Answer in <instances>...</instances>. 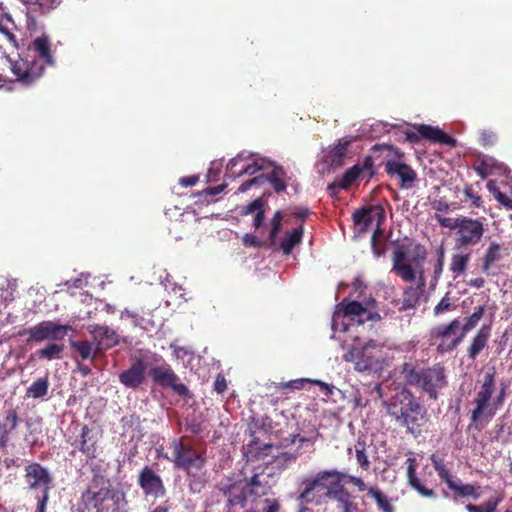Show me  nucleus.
<instances>
[{
	"instance_id": "1",
	"label": "nucleus",
	"mask_w": 512,
	"mask_h": 512,
	"mask_svg": "<svg viewBox=\"0 0 512 512\" xmlns=\"http://www.w3.org/2000/svg\"><path fill=\"white\" fill-rule=\"evenodd\" d=\"M392 420L407 433L418 437L428 422V411L420 399L407 388H402L383 402Z\"/></svg>"
},
{
	"instance_id": "2",
	"label": "nucleus",
	"mask_w": 512,
	"mask_h": 512,
	"mask_svg": "<svg viewBox=\"0 0 512 512\" xmlns=\"http://www.w3.org/2000/svg\"><path fill=\"white\" fill-rule=\"evenodd\" d=\"M29 50L35 55H18V59L7 56L15 80L25 86H30L38 81L44 74L45 66H54L56 63L50 40L46 35L35 38L31 42Z\"/></svg>"
},
{
	"instance_id": "3",
	"label": "nucleus",
	"mask_w": 512,
	"mask_h": 512,
	"mask_svg": "<svg viewBox=\"0 0 512 512\" xmlns=\"http://www.w3.org/2000/svg\"><path fill=\"white\" fill-rule=\"evenodd\" d=\"M400 374L407 385L421 389L433 400L447 384L445 369L439 363L427 369H416L413 364L405 362L400 366Z\"/></svg>"
},
{
	"instance_id": "4",
	"label": "nucleus",
	"mask_w": 512,
	"mask_h": 512,
	"mask_svg": "<svg viewBox=\"0 0 512 512\" xmlns=\"http://www.w3.org/2000/svg\"><path fill=\"white\" fill-rule=\"evenodd\" d=\"M427 257L426 248L416 244L411 257H407L405 247L397 245L392 256V271L405 282H414L418 277V287L425 285L423 263Z\"/></svg>"
},
{
	"instance_id": "5",
	"label": "nucleus",
	"mask_w": 512,
	"mask_h": 512,
	"mask_svg": "<svg viewBox=\"0 0 512 512\" xmlns=\"http://www.w3.org/2000/svg\"><path fill=\"white\" fill-rule=\"evenodd\" d=\"M171 456H165L173 463L174 468L182 470L189 476H197L205 467V452L198 451L184 438H173L169 442Z\"/></svg>"
},
{
	"instance_id": "6",
	"label": "nucleus",
	"mask_w": 512,
	"mask_h": 512,
	"mask_svg": "<svg viewBox=\"0 0 512 512\" xmlns=\"http://www.w3.org/2000/svg\"><path fill=\"white\" fill-rule=\"evenodd\" d=\"M371 151L376 155L378 152H386V156L379 163L384 165L385 171L389 176H397L400 179V188L409 189L417 180V173L406 163L402 161L404 153L389 144H375Z\"/></svg>"
},
{
	"instance_id": "7",
	"label": "nucleus",
	"mask_w": 512,
	"mask_h": 512,
	"mask_svg": "<svg viewBox=\"0 0 512 512\" xmlns=\"http://www.w3.org/2000/svg\"><path fill=\"white\" fill-rule=\"evenodd\" d=\"M496 390L495 368L487 371L483 379L479 381L477 392L474 398L475 407L470 412L471 422L477 424L482 420L492 419L497 410L493 394Z\"/></svg>"
},
{
	"instance_id": "8",
	"label": "nucleus",
	"mask_w": 512,
	"mask_h": 512,
	"mask_svg": "<svg viewBox=\"0 0 512 512\" xmlns=\"http://www.w3.org/2000/svg\"><path fill=\"white\" fill-rule=\"evenodd\" d=\"M377 313L370 312L358 301L342 300L333 314L331 327L334 331L346 332L352 324L361 325L369 320H379Z\"/></svg>"
},
{
	"instance_id": "9",
	"label": "nucleus",
	"mask_w": 512,
	"mask_h": 512,
	"mask_svg": "<svg viewBox=\"0 0 512 512\" xmlns=\"http://www.w3.org/2000/svg\"><path fill=\"white\" fill-rule=\"evenodd\" d=\"M464 337L459 318L453 319L448 324L437 325L430 331L431 345L436 346V351L441 355L454 351Z\"/></svg>"
},
{
	"instance_id": "10",
	"label": "nucleus",
	"mask_w": 512,
	"mask_h": 512,
	"mask_svg": "<svg viewBox=\"0 0 512 512\" xmlns=\"http://www.w3.org/2000/svg\"><path fill=\"white\" fill-rule=\"evenodd\" d=\"M114 492L109 480L95 476L88 488L82 493L81 502L85 509H95V512H108L105 502L113 500Z\"/></svg>"
},
{
	"instance_id": "11",
	"label": "nucleus",
	"mask_w": 512,
	"mask_h": 512,
	"mask_svg": "<svg viewBox=\"0 0 512 512\" xmlns=\"http://www.w3.org/2000/svg\"><path fill=\"white\" fill-rule=\"evenodd\" d=\"M385 219V210L380 205L360 208L353 213V222L358 227L359 232H366L376 223V230L372 236V248L376 256L381 255L377 247V235L381 233V225L385 222Z\"/></svg>"
},
{
	"instance_id": "12",
	"label": "nucleus",
	"mask_w": 512,
	"mask_h": 512,
	"mask_svg": "<svg viewBox=\"0 0 512 512\" xmlns=\"http://www.w3.org/2000/svg\"><path fill=\"white\" fill-rule=\"evenodd\" d=\"M70 325H63L53 321H42L26 330L27 342L41 343L46 340L60 341L72 331ZM24 335V333H20Z\"/></svg>"
},
{
	"instance_id": "13",
	"label": "nucleus",
	"mask_w": 512,
	"mask_h": 512,
	"mask_svg": "<svg viewBox=\"0 0 512 512\" xmlns=\"http://www.w3.org/2000/svg\"><path fill=\"white\" fill-rule=\"evenodd\" d=\"M149 376L154 384L162 388H169L173 393L181 397H190V390L188 387L179 382L178 375L174 372L172 367L163 363L162 365L153 366L149 369Z\"/></svg>"
},
{
	"instance_id": "14",
	"label": "nucleus",
	"mask_w": 512,
	"mask_h": 512,
	"mask_svg": "<svg viewBox=\"0 0 512 512\" xmlns=\"http://www.w3.org/2000/svg\"><path fill=\"white\" fill-rule=\"evenodd\" d=\"M485 232V225L481 218L461 216L456 231V244L459 247H472L481 242Z\"/></svg>"
},
{
	"instance_id": "15",
	"label": "nucleus",
	"mask_w": 512,
	"mask_h": 512,
	"mask_svg": "<svg viewBox=\"0 0 512 512\" xmlns=\"http://www.w3.org/2000/svg\"><path fill=\"white\" fill-rule=\"evenodd\" d=\"M137 484L146 497L158 499L166 496L163 479L151 466L146 465L139 471Z\"/></svg>"
},
{
	"instance_id": "16",
	"label": "nucleus",
	"mask_w": 512,
	"mask_h": 512,
	"mask_svg": "<svg viewBox=\"0 0 512 512\" xmlns=\"http://www.w3.org/2000/svg\"><path fill=\"white\" fill-rule=\"evenodd\" d=\"M287 173L282 166L275 165L271 172L262 174L243 182L238 188L239 192H246L254 185H261L268 181L276 193L285 192L287 189Z\"/></svg>"
},
{
	"instance_id": "17",
	"label": "nucleus",
	"mask_w": 512,
	"mask_h": 512,
	"mask_svg": "<svg viewBox=\"0 0 512 512\" xmlns=\"http://www.w3.org/2000/svg\"><path fill=\"white\" fill-rule=\"evenodd\" d=\"M24 480L31 490H41V494L49 493L52 477L47 468L37 462L25 466Z\"/></svg>"
},
{
	"instance_id": "18",
	"label": "nucleus",
	"mask_w": 512,
	"mask_h": 512,
	"mask_svg": "<svg viewBox=\"0 0 512 512\" xmlns=\"http://www.w3.org/2000/svg\"><path fill=\"white\" fill-rule=\"evenodd\" d=\"M376 346L375 341H369L363 347H353L344 355V360L352 362L354 369L358 372L371 370L374 365V356L370 349Z\"/></svg>"
},
{
	"instance_id": "19",
	"label": "nucleus",
	"mask_w": 512,
	"mask_h": 512,
	"mask_svg": "<svg viewBox=\"0 0 512 512\" xmlns=\"http://www.w3.org/2000/svg\"><path fill=\"white\" fill-rule=\"evenodd\" d=\"M87 330L96 342V349L93 357L96 356L98 351L111 349L119 344V335L109 326L90 324L88 325Z\"/></svg>"
},
{
	"instance_id": "20",
	"label": "nucleus",
	"mask_w": 512,
	"mask_h": 512,
	"mask_svg": "<svg viewBox=\"0 0 512 512\" xmlns=\"http://www.w3.org/2000/svg\"><path fill=\"white\" fill-rule=\"evenodd\" d=\"M218 489L226 497V505L229 510L237 506L240 508L246 507L247 495L245 493V481L239 480L229 483H220Z\"/></svg>"
},
{
	"instance_id": "21",
	"label": "nucleus",
	"mask_w": 512,
	"mask_h": 512,
	"mask_svg": "<svg viewBox=\"0 0 512 512\" xmlns=\"http://www.w3.org/2000/svg\"><path fill=\"white\" fill-rule=\"evenodd\" d=\"M330 477V481L327 484V490L325 492L326 497L335 500L341 496L342 493L348 491L343 481H346V473L337 469L321 470L317 473V479L313 481V485H316L319 480H323Z\"/></svg>"
},
{
	"instance_id": "22",
	"label": "nucleus",
	"mask_w": 512,
	"mask_h": 512,
	"mask_svg": "<svg viewBox=\"0 0 512 512\" xmlns=\"http://www.w3.org/2000/svg\"><path fill=\"white\" fill-rule=\"evenodd\" d=\"M146 364L142 358L134 359L131 366L119 374V381L126 388L137 389L145 381Z\"/></svg>"
},
{
	"instance_id": "23",
	"label": "nucleus",
	"mask_w": 512,
	"mask_h": 512,
	"mask_svg": "<svg viewBox=\"0 0 512 512\" xmlns=\"http://www.w3.org/2000/svg\"><path fill=\"white\" fill-rule=\"evenodd\" d=\"M271 486L268 481L261 478L260 474H254L248 481H245V493L247 502L250 501L252 507L259 506L261 501L268 496Z\"/></svg>"
},
{
	"instance_id": "24",
	"label": "nucleus",
	"mask_w": 512,
	"mask_h": 512,
	"mask_svg": "<svg viewBox=\"0 0 512 512\" xmlns=\"http://www.w3.org/2000/svg\"><path fill=\"white\" fill-rule=\"evenodd\" d=\"M473 169L482 179L491 175H505L509 170L505 163L488 155H484Z\"/></svg>"
},
{
	"instance_id": "25",
	"label": "nucleus",
	"mask_w": 512,
	"mask_h": 512,
	"mask_svg": "<svg viewBox=\"0 0 512 512\" xmlns=\"http://www.w3.org/2000/svg\"><path fill=\"white\" fill-rule=\"evenodd\" d=\"M491 336V325H483L477 333L472 337L470 344L467 347V358L469 360H476L478 355L488 346V341Z\"/></svg>"
},
{
	"instance_id": "26",
	"label": "nucleus",
	"mask_w": 512,
	"mask_h": 512,
	"mask_svg": "<svg viewBox=\"0 0 512 512\" xmlns=\"http://www.w3.org/2000/svg\"><path fill=\"white\" fill-rule=\"evenodd\" d=\"M317 479V474L313 478H306L302 481L301 486L302 490L298 496V500L302 504H310L317 502L316 495L314 491L316 489H325L327 490V484L330 481V477H327L323 480H319L316 485H313V481Z\"/></svg>"
},
{
	"instance_id": "27",
	"label": "nucleus",
	"mask_w": 512,
	"mask_h": 512,
	"mask_svg": "<svg viewBox=\"0 0 512 512\" xmlns=\"http://www.w3.org/2000/svg\"><path fill=\"white\" fill-rule=\"evenodd\" d=\"M13 29H16L15 21L8 11V8L2 2H0V33L5 36L7 41L14 48H18V40L13 32Z\"/></svg>"
},
{
	"instance_id": "28",
	"label": "nucleus",
	"mask_w": 512,
	"mask_h": 512,
	"mask_svg": "<svg viewBox=\"0 0 512 512\" xmlns=\"http://www.w3.org/2000/svg\"><path fill=\"white\" fill-rule=\"evenodd\" d=\"M419 132L422 139L429 140L433 143H439L443 145L455 146L456 141L447 135L444 131L438 127H433L427 124L419 125Z\"/></svg>"
},
{
	"instance_id": "29",
	"label": "nucleus",
	"mask_w": 512,
	"mask_h": 512,
	"mask_svg": "<svg viewBox=\"0 0 512 512\" xmlns=\"http://www.w3.org/2000/svg\"><path fill=\"white\" fill-rule=\"evenodd\" d=\"M360 163L355 164L345 171L342 178L338 182L328 185V191L333 195L339 189H348L360 176Z\"/></svg>"
},
{
	"instance_id": "30",
	"label": "nucleus",
	"mask_w": 512,
	"mask_h": 512,
	"mask_svg": "<svg viewBox=\"0 0 512 512\" xmlns=\"http://www.w3.org/2000/svg\"><path fill=\"white\" fill-rule=\"evenodd\" d=\"M450 490L455 495L462 498H473L478 499L481 496L480 486L476 484H464L460 480H454L453 483H449Z\"/></svg>"
},
{
	"instance_id": "31",
	"label": "nucleus",
	"mask_w": 512,
	"mask_h": 512,
	"mask_svg": "<svg viewBox=\"0 0 512 512\" xmlns=\"http://www.w3.org/2000/svg\"><path fill=\"white\" fill-rule=\"evenodd\" d=\"M303 233L304 231L302 225L288 232L280 241L281 251L284 254L289 255L292 252L293 248L301 242Z\"/></svg>"
},
{
	"instance_id": "32",
	"label": "nucleus",
	"mask_w": 512,
	"mask_h": 512,
	"mask_svg": "<svg viewBox=\"0 0 512 512\" xmlns=\"http://www.w3.org/2000/svg\"><path fill=\"white\" fill-rule=\"evenodd\" d=\"M469 261L470 253H458L452 255L449 269L453 273L454 279L466 272Z\"/></svg>"
},
{
	"instance_id": "33",
	"label": "nucleus",
	"mask_w": 512,
	"mask_h": 512,
	"mask_svg": "<svg viewBox=\"0 0 512 512\" xmlns=\"http://www.w3.org/2000/svg\"><path fill=\"white\" fill-rule=\"evenodd\" d=\"M90 433L91 429L88 427V425H83L81 428L78 449L82 454L86 455L87 457L93 458L95 457L96 445L95 442L90 443Z\"/></svg>"
},
{
	"instance_id": "34",
	"label": "nucleus",
	"mask_w": 512,
	"mask_h": 512,
	"mask_svg": "<svg viewBox=\"0 0 512 512\" xmlns=\"http://www.w3.org/2000/svg\"><path fill=\"white\" fill-rule=\"evenodd\" d=\"M501 245L496 242H491L488 246L484 257L482 259V272L485 274H489V270L492 265L498 261L501 257Z\"/></svg>"
},
{
	"instance_id": "35",
	"label": "nucleus",
	"mask_w": 512,
	"mask_h": 512,
	"mask_svg": "<svg viewBox=\"0 0 512 512\" xmlns=\"http://www.w3.org/2000/svg\"><path fill=\"white\" fill-rule=\"evenodd\" d=\"M64 344H59L56 342H50L45 347L39 349L36 354L40 359L45 360H55L61 359L62 353L64 351Z\"/></svg>"
},
{
	"instance_id": "36",
	"label": "nucleus",
	"mask_w": 512,
	"mask_h": 512,
	"mask_svg": "<svg viewBox=\"0 0 512 512\" xmlns=\"http://www.w3.org/2000/svg\"><path fill=\"white\" fill-rule=\"evenodd\" d=\"M48 389V376L40 377L27 388L26 395L34 399L43 398L48 394Z\"/></svg>"
},
{
	"instance_id": "37",
	"label": "nucleus",
	"mask_w": 512,
	"mask_h": 512,
	"mask_svg": "<svg viewBox=\"0 0 512 512\" xmlns=\"http://www.w3.org/2000/svg\"><path fill=\"white\" fill-rule=\"evenodd\" d=\"M350 145V141H339L334 147H332L329 151L328 157L330 162L334 166H342L343 160L348 152V147Z\"/></svg>"
},
{
	"instance_id": "38",
	"label": "nucleus",
	"mask_w": 512,
	"mask_h": 512,
	"mask_svg": "<svg viewBox=\"0 0 512 512\" xmlns=\"http://www.w3.org/2000/svg\"><path fill=\"white\" fill-rule=\"evenodd\" d=\"M430 460L440 479L444 481L449 487V483H453L454 479L450 473V470L446 467L444 460L438 457L436 454H432L430 456Z\"/></svg>"
},
{
	"instance_id": "39",
	"label": "nucleus",
	"mask_w": 512,
	"mask_h": 512,
	"mask_svg": "<svg viewBox=\"0 0 512 512\" xmlns=\"http://www.w3.org/2000/svg\"><path fill=\"white\" fill-rule=\"evenodd\" d=\"M485 309V305L476 307L474 312L465 319V323L463 325L460 324V329L464 336L477 326L485 313Z\"/></svg>"
},
{
	"instance_id": "40",
	"label": "nucleus",
	"mask_w": 512,
	"mask_h": 512,
	"mask_svg": "<svg viewBox=\"0 0 512 512\" xmlns=\"http://www.w3.org/2000/svg\"><path fill=\"white\" fill-rule=\"evenodd\" d=\"M444 262H445V252H444L443 247H440L437 250V259L433 265V275H432V278L430 281V288L432 290L435 289V287L437 286V284L439 282V279L443 272Z\"/></svg>"
},
{
	"instance_id": "41",
	"label": "nucleus",
	"mask_w": 512,
	"mask_h": 512,
	"mask_svg": "<svg viewBox=\"0 0 512 512\" xmlns=\"http://www.w3.org/2000/svg\"><path fill=\"white\" fill-rule=\"evenodd\" d=\"M353 498V495L349 491H346L335 499L342 509L341 512H362Z\"/></svg>"
},
{
	"instance_id": "42",
	"label": "nucleus",
	"mask_w": 512,
	"mask_h": 512,
	"mask_svg": "<svg viewBox=\"0 0 512 512\" xmlns=\"http://www.w3.org/2000/svg\"><path fill=\"white\" fill-rule=\"evenodd\" d=\"M281 504L277 498L266 497L264 498L259 506L251 507L250 511L255 512H280Z\"/></svg>"
},
{
	"instance_id": "43",
	"label": "nucleus",
	"mask_w": 512,
	"mask_h": 512,
	"mask_svg": "<svg viewBox=\"0 0 512 512\" xmlns=\"http://www.w3.org/2000/svg\"><path fill=\"white\" fill-rule=\"evenodd\" d=\"M19 424V416L14 408H10L5 412L4 423L1 424L2 430L6 432L7 437L16 430Z\"/></svg>"
},
{
	"instance_id": "44",
	"label": "nucleus",
	"mask_w": 512,
	"mask_h": 512,
	"mask_svg": "<svg viewBox=\"0 0 512 512\" xmlns=\"http://www.w3.org/2000/svg\"><path fill=\"white\" fill-rule=\"evenodd\" d=\"M62 0H35L32 10L40 14H48L60 6Z\"/></svg>"
},
{
	"instance_id": "45",
	"label": "nucleus",
	"mask_w": 512,
	"mask_h": 512,
	"mask_svg": "<svg viewBox=\"0 0 512 512\" xmlns=\"http://www.w3.org/2000/svg\"><path fill=\"white\" fill-rule=\"evenodd\" d=\"M487 188L501 205H503L508 210H512V198L501 192L499 188L496 187L494 181H489L487 183Z\"/></svg>"
},
{
	"instance_id": "46",
	"label": "nucleus",
	"mask_w": 512,
	"mask_h": 512,
	"mask_svg": "<svg viewBox=\"0 0 512 512\" xmlns=\"http://www.w3.org/2000/svg\"><path fill=\"white\" fill-rule=\"evenodd\" d=\"M355 453H356V460L358 465L363 470H369L370 468V461L368 459V455L366 453V443L365 441L358 440L355 445Z\"/></svg>"
},
{
	"instance_id": "47",
	"label": "nucleus",
	"mask_w": 512,
	"mask_h": 512,
	"mask_svg": "<svg viewBox=\"0 0 512 512\" xmlns=\"http://www.w3.org/2000/svg\"><path fill=\"white\" fill-rule=\"evenodd\" d=\"M372 154V156H366L363 162L360 164V172L362 174L367 173L369 178H372L376 173L374 170L373 159H381L382 161L386 156V152H378L376 155L372 152Z\"/></svg>"
},
{
	"instance_id": "48",
	"label": "nucleus",
	"mask_w": 512,
	"mask_h": 512,
	"mask_svg": "<svg viewBox=\"0 0 512 512\" xmlns=\"http://www.w3.org/2000/svg\"><path fill=\"white\" fill-rule=\"evenodd\" d=\"M283 216H284L283 212L278 210L275 212V214L271 220V230H270V234H269V240H270L271 245L275 244L277 235L281 230Z\"/></svg>"
},
{
	"instance_id": "49",
	"label": "nucleus",
	"mask_w": 512,
	"mask_h": 512,
	"mask_svg": "<svg viewBox=\"0 0 512 512\" xmlns=\"http://www.w3.org/2000/svg\"><path fill=\"white\" fill-rule=\"evenodd\" d=\"M71 347L79 353L83 360L92 356V344L88 341H73Z\"/></svg>"
},
{
	"instance_id": "50",
	"label": "nucleus",
	"mask_w": 512,
	"mask_h": 512,
	"mask_svg": "<svg viewBox=\"0 0 512 512\" xmlns=\"http://www.w3.org/2000/svg\"><path fill=\"white\" fill-rule=\"evenodd\" d=\"M454 309L455 305L452 303L450 293L447 292L439 301V303L434 307V314L438 316Z\"/></svg>"
},
{
	"instance_id": "51",
	"label": "nucleus",
	"mask_w": 512,
	"mask_h": 512,
	"mask_svg": "<svg viewBox=\"0 0 512 512\" xmlns=\"http://www.w3.org/2000/svg\"><path fill=\"white\" fill-rule=\"evenodd\" d=\"M312 380L310 379H295V380H291V381H288V382H282V383H279L276 385V388L279 389V390H299V389H302L305 384L307 383H311Z\"/></svg>"
},
{
	"instance_id": "52",
	"label": "nucleus",
	"mask_w": 512,
	"mask_h": 512,
	"mask_svg": "<svg viewBox=\"0 0 512 512\" xmlns=\"http://www.w3.org/2000/svg\"><path fill=\"white\" fill-rule=\"evenodd\" d=\"M418 300L417 290L413 287H408L404 291L403 307L412 308L416 305Z\"/></svg>"
},
{
	"instance_id": "53",
	"label": "nucleus",
	"mask_w": 512,
	"mask_h": 512,
	"mask_svg": "<svg viewBox=\"0 0 512 512\" xmlns=\"http://www.w3.org/2000/svg\"><path fill=\"white\" fill-rule=\"evenodd\" d=\"M436 219H437L438 223L440 224V226H442L444 228L451 229V230H455V232H456L458 229V225L460 224V221H461V216L458 218H450V217H444L441 215H436Z\"/></svg>"
},
{
	"instance_id": "54",
	"label": "nucleus",
	"mask_w": 512,
	"mask_h": 512,
	"mask_svg": "<svg viewBox=\"0 0 512 512\" xmlns=\"http://www.w3.org/2000/svg\"><path fill=\"white\" fill-rule=\"evenodd\" d=\"M497 503L488 501L481 505L467 504L466 509L469 512H494L496 510Z\"/></svg>"
},
{
	"instance_id": "55",
	"label": "nucleus",
	"mask_w": 512,
	"mask_h": 512,
	"mask_svg": "<svg viewBox=\"0 0 512 512\" xmlns=\"http://www.w3.org/2000/svg\"><path fill=\"white\" fill-rule=\"evenodd\" d=\"M264 204L265 203L262 198H257L243 207L240 214L242 216H246L251 213H256L260 208L264 207Z\"/></svg>"
},
{
	"instance_id": "56",
	"label": "nucleus",
	"mask_w": 512,
	"mask_h": 512,
	"mask_svg": "<svg viewBox=\"0 0 512 512\" xmlns=\"http://www.w3.org/2000/svg\"><path fill=\"white\" fill-rule=\"evenodd\" d=\"M479 141L482 146H493L497 141V135L492 131L484 130L480 133Z\"/></svg>"
},
{
	"instance_id": "57",
	"label": "nucleus",
	"mask_w": 512,
	"mask_h": 512,
	"mask_svg": "<svg viewBox=\"0 0 512 512\" xmlns=\"http://www.w3.org/2000/svg\"><path fill=\"white\" fill-rule=\"evenodd\" d=\"M464 195L470 199L472 201V205L474 207H481L482 204H483V201L481 199V197L474 192V189L472 188V186H466L465 189H464Z\"/></svg>"
},
{
	"instance_id": "58",
	"label": "nucleus",
	"mask_w": 512,
	"mask_h": 512,
	"mask_svg": "<svg viewBox=\"0 0 512 512\" xmlns=\"http://www.w3.org/2000/svg\"><path fill=\"white\" fill-rule=\"evenodd\" d=\"M346 482L355 486L360 492L367 491V489H369V487L366 485L362 478L347 473Z\"/></svg>"
},
{
	"instance_id": "59",
	"label": "nucleus",
	"mask_w": 512,
	"mask_h": 512,
	"mask_svg": "<svg viewBox=\"0 0 512 512\" xmlns=\"http://www.w3.org/2000/svg\"><path fill=\"white\" fill-rule=\"evenodd\" d=\"M408 462H409V466L407 468V475H408L410 485L414 488L420 482V480L416 476L415 467H414L415 460L409 458Z\"/></svg>"
},
{
	"instance_id": "60",
	"label": "nucleus",
	"mask_w": 512,
	"mask_h": 512,
	"mask_svg": "<svg viewBox=\"0 0 512 512\" xmlns=\"http://www.w3.org/2000/svg\"><path fill=\"white\" fill-rule=\"evenodd\" d=\"M264 166L260 164L258 161H255L251 164L246 165L239 173L238 176H241L243 174H249L252 175L260 170H263Z\"/></svg>"
},
{
	"instance_id": "61",
	"label": "nucleus",
	"mask_w": 512,
	"mask_h": 512,
	"mask_svg": "<svg viewBox=\"0 0 512 512\" xmlns=\"http://www.w3.org/2000/svg\"><path fill=\"white\" fill-rule=\"evenodd\" d=\"M414 128L415 130H407L405 132V140L410 143L416 144L422 140V136H420L419 125Z\"/></svg>"
},
{
	"instance_id": "62",
	"label": "nucleus",
	"mask_w": 512,
	"mask_h": 512,
	"mask_svg": "<svg viewBox=\"0 0 512 512\" xmlns=\"http://www.w3.org/2000/svg\"><path fill=\"white\" fill-rule=\"evenodd\" d=\"M227 388V382H226V379L223 375L221 374H218L216 379H215V382H214V390L221 394L223 393Z\"/></svg>"
},
{
	"instance_id": "63",
	"label": "nucleus",
	"mask_w": 512,
	"mask_h": 512,
	"mask_svg": "<svg viewBox=\"0 0 512 512\" xmlns=\"http://www.w3.org/2000/svg\"><path fill=\"white\" fill-rule=\"evenodd\" d=\"M198 181H199V176H197V175L185 176V177H181L179 179V183L183 187H192V186L196 185Z\"/></svg>"
},
{
	"instance_id": "64",
	"label": "nucleus",
	"mask_w": 512,
	"mask_h": 512,
	"mask_svg": "<svg viewBox=\"0 0 512 512\" xmlns=\"http://www.w3.org/2000/svg\"><path fill=\"white\" fill-rule=\"evenodd\" d=\"M265 220V209L264 207L260 208L256 213L253 221V226L255 229H259Z\"/></svg>"
}]
</instances>
